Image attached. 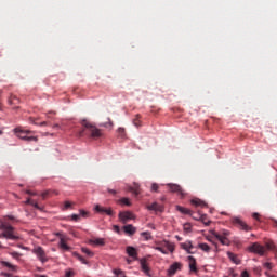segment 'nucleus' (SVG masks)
Segmentation results:
<instances>
[{
    "label": "nucleus",
    "mask_w": 277,
    "mask_h": 277,
    "mask_svg": "<svg viewBox=\"0 0 277 277\" xmlns=\"http://www.w3.org/2000/svg\"><path fill=\"white\" fill-rule=\"evenodd\" d=\"M228 276L229 277H237V274H236V272L233 268H230L229 273H228Z\"/></svg>",
    "instance_id": "44"
},
{
    "label": "nucleus",
    "mask_w": 277,
    "mask_h": 277,
    "mask_svg": "<svg viewBox=\"0 0 277 277\" xmlns=\"http://www.w3.org/2000/svg\"><path fill=\"white\" fill-rule=\"evenodd\" d=\"M39 127H47V121L39 123Z\"/></svg>",
    "instance_id": "51"
},
{
    "label": "nucleus",
    "mask_w": 277,
    "mask_h": 277,
    "mask_svg": "<svg viewBox=\"0 0 277 277\" xmlns=\"http://www.w3.org/2000/svg\"><path fill=\"white\" fill-rule=\"evenodd\" d=\"M80 217H81V215H79V214H72V215H71V220H72L74 222H79Z\"/></svg>",
    "instance_id": "40"
},
{
    "label": "nucleus",
    "mask_w": 277,
    "mask_h": 277,
    "mask_svg": "<svg viewBox=\"0 0 277 277\" xmlns=\"http://www.w3.org/2000/svg\"><path fill=\"white\" fill-rule=\"evenodd\" d=\"M120 202L122 205H126L127 207H131V201L129 200V198H122Z\"/></svg>",
    "instance_id": "34"
},
{
    "label": "nucleus",
    "mask_w": 277,
    "mask_h": 277,
    "mask_svg": "<svg viewBox=\"0 0 277 277\" xmlns=\"http://www.w3.org/2000/svg\"><path fill=\"white\" fill-rule=\"evenodd\" d=\"M90 243H92L93 246H104L105 245V239L94 238V239L90 240Z\"/></svg>",
    "instance_id": "23"
},
{
    "label": "nucleus",
    "mask_w": 277,
    "mask_h": 277,
    "mask_svg": "<svg viewBox=\"0 0 277 277\" xmlns=\"http://www.w3.org/2000/svg\"><path fill=\"white\" fill-rule=\"evenodd\" d=\"M13 133L16 135V137H19V140H24V142H38V136H29L31 133H34V131L25 130L23 127L15 128Z\"/></svg>",
    "instance_id": "3"
},
{
    "label": "nucleus",
    "mask_w": 277,
    "mask_h": 277,
    "mask_svg": "<svg viewBox=\"0 0 277 277\" xmlns=\"http://www.w3.org/2000/svg\"><path fill=\"white\" fill-rule=\"evenodd\" d=\"M114 124V122L110 121V126Z\"/></svg>",
    "instance_id": "60"
},
{
    "label": "nucleus",
    "mask_w": 277,
    "mask_h": 277,
    "mask_svg": "<svg viewBox=\"0 0 277 277\" xmlns=\"http://www.w3.org/2000/svg\"><path fill=\"white\" fill-rule=\"evenodd\" d=\"M141 269L146 274V276H150V267L148 266L146 259L141 260Z\"/></svg>",
    "instance_id": "15"
},
{
    "label": "nucleus",
    "mask_w": 277,
    "mask_h": 277,
    "mask_svg": "<svg viewBox=\"0 0 277 277\" xmlns=\"http://www.w3.org/2000/svg\"><path fill=\"white\" fill-rule=\"evenodd\" d=\"M175 239H177V241H183V238L181 236H175Z\"/></svg>",
    "instance_id": "52"
},
{
    "label": "nucleus",
    "mask_w": 277,
    "mask_h": 277,
    "mask_svg": "<svg viewBox=\"0 0 277 277\" xmlns=\"http://www.w3.org/2000/svg\"><path fill=\"white\" fill-rule=\"evenodd\" d=\"M51 194H55V196H57L60 193L57 190H45L41 194L42 200H47L48 196H51Z\"/></svg>",
    "instance_id": "22"
},
{
    "label": "nucleus",
    "mask_w": 277,
    "mask_h": 277,
    "mask_svg": "<svg viewBox=\"0 0 277 277\" xmlns=\"http://www.w3.org/2000/svg\"><path fill=\"white\" fill-rule=\"evenodd\" d=\"M252 219H253V220H256V222H261V214L254 212V213L252 214Z\"/></svg>",
    "instance_id": "36"
},
{
    "label": "nucleus",
    "mask_w": 277,
    "mask_h": 277,
    "mask_svg": "<svg viewBox=\"0 0 277 277\" xmlns=\"http://www.w3.org/2000/svg\"><path fill=\"white\" fill-rule=\"evenodd\" d=\"M26 194H28V196H36V193H34L31 190H26Z\"/></svg>",
    "instance_id": "49"
},
{
    "label": "nucleus",
    "mask_w": 277,
    "mask_h": 277,
    "mask_svg": "<svg viewBox=\"0 0 277 277\" xmlns=\"http://www.w3.org/2000/svg\"><path fill=\"white\" fill-rule=\"evenodd\" d=\"M80 215H82V217H85V215H88V212H85L84 210H81Z\"/></svg>",
    "instance_id": "50"
},
{
    "label": "nucleus",
    "mask_w": 277,
    "mask_h": 277,
    "mask_svg": "<svg viewBox=\"0 0 277 277\" xmlns=\"http://www.w3.org/2000/svg\"><path fill=\"white\" fill-rule=\"evenodd\" d=\"M118 133H119V135H120L121 137H123V135H124V128H119V129H118Z\"/></svg>",
    "instance_id": "46"
},
{
    "label": "nucleus",
    "mask_w": 277,
    "mask_h": 277,
    "mask_svg": "<svg viewBox=\"0 0 277 277\" xmlns=\"http://www.w3.org/2000/svg\"><path fill=\"white\" fill-rule=\"evenodd\" d=\"M123 230L127 235H135L137 228H135L132 224L123 226Z\"/></svg>",
    "instance_id": "19"
},
{
    "label": "nucleus",
    "mask_w": 277,
    "mask_h": 277,
    "mask_svg": "<svg viewBox=\"0 0 277 277\" xmlns=\"http://www.w3.org/2000/svg\"><path fill=\"white\" fill-rule=\"evenodd\" d=\"M180 247L182 248V250H194V245L189 240L186 242H182Z\"/></svg>",
    "instance_id": "21"
},
{
    "label": "nucleus",
    "mask_w": 277,
    "mask_h": 277,
    "mask_svg": "<svg viewBox=\"0 0 277 277\" xmlns=\"http://www.w3.org/2000/svg\"><path fill=\"white\" fill-rule=\"evenodd\" d=\"M81 250H82L83 254H87V256H90V258L94 256V253L92 251H90V249L82 248Z\"/></svg>",
    "instance_id": "32"
},
{
    "label": "nucleus",
    "mask_w": 277,
    "mask_h": 277,
    "mask_svg": "<svg viewBox=\"0 0 277 277\" xmlns=\"http://www.w3.org/2000/svg\"><path fill=\"white\" fill-rule=\"evenodd\" d=\"M227 256H228V259L230 260L232 263H235V265L241 264V260H239V256H237V254L228 251Z\"/></svg>",
    "instance_id": "18"
},
{
    "label": "nucleus",
    "mask_w": 277,
    "mask_h": 277,
    "mask_svg": "<svg viewBox=\"0 0 277 277\" xmlns=\"http://www.w3.org/2000/svg\"><path fill=\"white\" fill-rule=\"evenodd\" d=\"M192 205L195 207H207V203L200 199H193Z\"/></svg>",
    "instance_id": "24"
},
{
    "label": "nucleus",
    "mask_w": 277,
    "mask_h": 277,
    "mask_svg": "<svg viewBox=\"0 0 277 277\" xmlns=\"http://www.w3.org/2000/svg\"><path fill=\"white\" fill-rule=\"evenodd\" d=\"M199 220L202 222V224H205V226H209V224H211V221H209V219H207V214H202Z\"/></svg>",
    "instance_id": "27"
},
{
    "label": "nucleus",
    "mask_w": 277,
    "mask_h": 277,
    "mask_svg": "<svg viewBox=\"0 0 277 277\" xmlns=\"http://www.w3.org/2000/svg\"><path fill=\"white\" fill-rule=\"evenodd\" d=\"M35 277H47V275H35Z\"/></svg>",
    "instance_id": "56"
},
{
    "label": "nucleus",
    "mask_w": 277,
    "mask_h": 277,
    "mask_svg": "<svg viewBox=\"0 0 277 277\" xmlns=\"http://www.w3.org/2000/svg\"><path fill=\"white\" fill-rule=\"evenodd\" d=\"M95 211L96 213H101L102 215L103 214H106V215H114V210H111V208H105V207H102V206H95Z\"/></svg>",
    "instance_id": "13"
},
{
    "label": "nucleus",
    "mask_w": 277,
    "mask_h": 277,
    "mask_svg": "<svg viewBox=\"0 0 277 277\" xmlns=\"http://www.w3.org/2000/svg\"><path fill=\"white\" fill-rule=\"evenodd\" d=\"M198 248L202 250L203 252H211V247L205 242L199 243Z\"/></svg>",
    "instance_id": "25"
},
{
    "label": "nucleus",
    "mask_w": 277,
    "mask_h": 277,
    "mask_svg": "<svg viewBox=\"0 0 277 277\" xmlns=\"http://www.w3.org/2000/svg\"><path fill=\"white\" fill-rule=\"evenodd\" d=\"M127 254L131 256L132 259L136 260L137 259V249L134 247H127Z\"/></svg>",
    "instance_id": "20"
},
{
    "label": "nucleus",
    "mask_w": 277,
    "mask_h": 277,
    "mask_svg": "<svg viewBox=\"0 0 277 277\" xmlns=\"http://www.w3.org/2000/svg\"><path fill=\"white\" fill-rule=\"evenodd\" d=\"M54 129H60V124H54Z\"/></svg>",
    "instance_id": "57"
},
{
    "label": "nucleus",
    "mask_w": 277,
    "mask_h": 277,
    "mask_svg": "<svg viewBox=\"0 0 277 277\" xmlns=\"http://www.w3.org/2000/svg\"><path fill=\"white\" fill-rule=\"evenodd\" d=\"M141 116L136 115L135 118L133 119V124L134 127H142V121H140Z\"/></svg>",
    "instance_id": "29"
},
{
    "label": "nucleus",
    "mask_w": 277,
    "mask_h": 277,
    "mask_svg": "<svg viewBox=\"0 0 277 277\" xmlns=\"http://www.w3.org/2000/svg\"><path fill=\"white\" fill-rule=\"evenodd\" d=\"M0 230H2V233L0 234V239H2V237L4 239H12L13 241H16L18 239V236H16L15 234L16 230L12 225H10V223H8V221H2L0 223ZM0 248H2L1 243Z\"/></svg>",
    "instance_id": "2"
},
{
    "label": "nucleus",
    "mask_w": 277,
    "mask_h": 277,
    "mask_svg": "<svg viewBox=\"0 0 277 277\" xmlns=\"http://www.w3.org/2000/svg\"><path fill=\"white\" fill-rule=\"evenodd\" d=\"M149 211H156L158 213H163V207L157 202L151 203L147 207Z\"/></svg>",
    "instance_id": "16"
},
{
    "label": "nucleus",
    "mask_w": 277,
    "mask_h": 277,
    "mask_svg": "<svg viewBox=\"0 0 277 277\" xmlns=\"http://www.w3.org/2000/svg\"><path fill=\"white\" fill-rule=\"evenodd\" d=\"M211 233H212L213 237H215V239L220 240L222 246H230V240H228L227 237L220 235L215 230H211Z\"/></svg>",
    "instance_id": "12"
},
{
    "label": "nucleus",
    "mask_w": 277,
    "mask_h": 277,
    "mask_svg": "<svg viewBox=\"0 0 277 277\" xmlns=\"http://www.w3.org/2000/svg\"><path fill=\"white\" fill-rule=\"evenodd\" d=\"M130 192L135 196H140V186L135 185V187H131Z\"/></svg>",
    "instance_id": "31"
},
{
    "label": "nucleus",
    "mask_w": 277,
    "mask_h": 277,
    "mask_svg": "<svg viewBox=\"0 0 277 277\" xmlns=\"http://www.w3.org/2000/svg\"><path fill=\"white\" fill-rule=\"evenodd\" d=\"M234 226H236L237 228H239L240 230H245L246 233H250V230H252V227L248 224H246V222L239 217H233L232 220Z\"/></svg>",
    "instance_id": "7"
},
{
    "label": "nucleus",
    "mask_w": 277,
    "mask_h": 277,
    "mask_svg": "<svg viewBox=\"0 0 277 277\" xmlns=\"http://www.w3.org/2000/svg\"><path fill=\"white\" fill-rule=\"evenodd\" d=\"M0 94H1V91H0Z\"/></svg>",
    "instance_id": "62"
},
{
    "label": "nucleus",
    "mask_w": 277,
    "mask_h": 277,
    "mask_svg": "<svg viewBox=\"0 0 277 277\" xmlns=\"http://www.w3.org/2000/svg\"><path fill=\"white\" fill-rule=\"evenodd\" d=\"M241 277H250V273H248V271H243L241 273Z\"/></svg>",
    "instance_id": "47"
},
{
    "label": "nucleus",
    "mask_w": 277,
    "mask_h": 277,
    "mask_svg": "<svg viewBox=\"0 0 277 277\" xmlns=\"http://www.w3.org/2000/svg\"><path fill=\"white\" fill-rule=\"evenodd\" d=\"M184 233H192V223H185L183 225Z\"/></svg>",
    "instance_id": "30"
},
{
    "label": "nucleus",
    "mask_w": 277,
    "mask_h": 277,
    "mask_svg": "<svg viewBox=\"0 0 277 277\" xmlns=\"http://www.w3.org/2000/svg\"><path fill=\"white\" fill-rule=\"evenodd\" d=\"M187 252V254H194V251H192V249L185 250Z\"/></svg>",
    "instance_id": "53"
},
{
    "label": "nucleus",
    "mask_w": 277,
    "mask_h": 277,
    "mask_svg": "<svg viewBox=\"0 0 277 277\" xmlns=\"http://www.w3.org/2000/svg\"><path fill=\"white\" fill-rule=\"evenodd\" d=\"M176 209L180 211V213H183L184 215H190L192 217H194V220H198V216H194L192 210L183 208L181 206H177Z\"/></svg>",
    "instance_id": "17"
},
{
    "label": "nucleus",
    "mask_w": 277,
    "mask_h": 277,
    "mask_svg": "<svg viewBox=\"0 0 277 277\" xmlns=\"http://www.w3.org/2000/svg\"><path fill=\"white\" fill-rule=\"evenodd\" d=\"M2 105H1V102H0V109H1Z\"/></svg>",
    "instance_id": "59"
},
{
    "label": "nucleus",
    "mask_w": 277,
    "mask_h": 277,
    "mask_svg": "<svg viewBox=\"0 0 277 277\" xmlns=\"http://www.w3.org/2000/svg\"><path fill=\"white\" fill-rule=\"evenodd\" d=\"M31 207H35V209H38V211H44V208L40 207L37 202L32 201Z\"/></svg>",
    "instance_id": "37"
},
{
    "label": "nucleus",
    "mask_w": 277,
    "mask_h": 277,
    "mask_svg": "<svg viewBox=\"0 0 277 277\" xmlns=\"http://www.w3.org/2000/svg\"><path fill=\"white\" fill-rule=\"evenodd\" d=\"M181 269H183V264L181 262H175L169 267L167 275L172 277L176 274V272H181Z\"/></svg>",
    "instance_id": "8"
},
{
    "label": "nucleus",
    "mask_w": 277,
    "mask_h": 277,
    "mask_svg": "<svg viewBox=\"0 0 277 277\" xmlns=\"http://www.w3.org/2000/svg\"><path fill=\"white\" fill-rule=\"evenodd\" d=\"M70 207H72V203L70 201H65L64 209H70Z\"/></svg>",
    "instance_id": "41"
},
{
    "label": "nucleus",
    "mask_w": 277,
    "mask_h": 277,
    "mask_svg": "<svg viewBox=\"0 0 277 277\" xmlns=\"http://www.w3.org/2000/svg\"><path fill=\"white\" fill-rule=\"evenodd\" d=\"M263 267H265V269H273L274 265L269 262H266L263 264Z\"/></svg>",
    "instance_id": "38"
},
{
    "label": "nucleus",
    "mask_w": 277,
    "mask_h": 277,
    "mask_svg": "<svg viewBox=\"0 0 277 277\" xmlns=\"http://www.w3.org/2000/svg\"><path fill=\"white\" fill-rule=\"evenodd\" d=\"M32 254H36L38 261L40 263H48L49 262V256L47 255V251L40 246H37L32 249Z\"/></svg>",
    "instance_id": "6"
},
{
    "label": "nucleus",
    "mask_w": 277,
    "mask_h": 277,
    "mask_svg": "<svg viewBox=\"0 0 277 277\" xmlns=\"http://www.w3.org/2000/svg\"><path fill=\"white\" fill-rule=\"evenodd\" d=\"M114 274H116V276H123V272L121 269H115Z\"/></svg>",
    "instance_id": "43"
},
{
    "label": "nucleus",
    "mask_w": 277,
    "mask_h": 277,
    "mask_svg": "<svg viewBox=\"0 0 277 277\" xmlns=\"http://www.w3.org/2000/svg\"><path fill=\"white\" fill-rule=\"evenodd\" d=\"M109 194H116V190L115 189H108Z\"/></svg>",
    "instance_id": "54"
},
{
    "label": "nucleus",
    "mask_w": 277,
    "mask_h": 277,
    "mask_svg": "<svg viewBox=\"0 0 277 277\" xmlns=\"http://www.w3.org/2000/svg\"><path fill=\"white\" fill-rule=\"evenodd\" d=\"M56 237H60L58 246L61 250H65V252H68V250H70V247L66 245V238H64V235H62L61 233H57Z\"/></svg>",
    "instance_id": "14"
},
{
    "label": "nucleus",
    "mask_w": 277,
    "mask_h": 277,
    "mask_svg": "<svg viewBox=\"0 0 277 277\" xmlns=\"http://www.w3.org/2000/svg\"><path fill=\"white\" fill-rule=\"evenodd\" d=\"M119 220L122 222V224H127V222H129V220H135V215H133L129 211L120 212Z\"/></svg>",
    "instance_id": "10"
},
{
    "label": "nucleus",
    "mask_w": 277,
    "mask_h": 277,
    "mask_svg": "<svg viewBox=\"0 0 277 277\" xmlns=\"http://www.w3.org/2000/svg\"><path fill=\"white\" fill-rule=\"evenodd\" d=\"M250 252L254 254H259L260 256H264L267 250H276V245L274 242H267L266 248L260 245L259 242H254L250 248Z\"/></svg>",
    "instance_id": "4"
},
{
    "label": "nucleus",
    "mask_w": 277,
    "mask_h": 277,
    "mask_svg": "<svg viewBox=\"0 0 277 277\" xmlns=\"http://www.w3.org/2000/svg\"><path fill=\"white\" fill-rule=\"evenodd\" d=\"M141 237L144 238V241H150V239H153V235H150V232L141 233Z\"/></svg>",
    "instance_id": "26"
},
{
    "label": "nucleus",
    "mask_w": 277,
    "mask_h": 277,
    "mask_svg": "<svg viewBox=\"0 0 277 277\" xmlns=\"http://www.w3.org/2000/svg\"><path fill=\"white\" fill-rule=\"evenodd\" d=\"M82 130L78 132V137H83V135H89V137H93V140H98L102 137L103 132L101 129L96 128V126L90 123L88 120H82Z\"/></svg>",
    "instance_id": "1"
},
{
    "label": "nucleus",
    "mask_w": 277,
    "mask_h": 277,
    "mask_svg": "<svg viewBox=\"0 0 277 277\" xmlns=\"http://www.w3.org/2000/svg\"><path fill=\"white\" fill-rule=\"evenodd\" d=\"M123 277H127V276L123 275Z\"/></svg>",
    "instance_id": "61"
},
{
    "label": "nucleus",
    "mask_w": 277,
    "mask_h": 277,
    "mask_svg": "<svg viewBox=\"0 0 277 277\" xmlns=\"http://www.w3.org/2000/svg\"><path fill=\"white\" fill-rule=\"evenodd\" d=\"M65 276L72 277V276H75V272L72 269H68V271H66Z\"/></svg>",
    "instance_id": "39"
},
{
    "label": "nucleus",
    "mask_w": 277,
    "mask_h": 277,
    "mask_svg": "<svg viewBox=\"0 0 277 277\" xmlns=\"http://www.w3.org/2000/svg\"><path fill=\"white\" fill-rule=\"evenodd\" d=\"M6 217H8V220H14V216H12V215H9Z\"/></svg>",
    "instance_id": "55"
},
{
    "label": "nucleus",
    "mask_w": 277,
    "mask_h": 277,
    "mask_svg": "<svg viewBox=\"0 0 277 277\" xmlns=\"http://www.w3.org/2000/svg\"><path fill=\"white\" fill-rule=\"evenodd\" d=\"M25 205H34V201H32L30 198H28V199L25 201Z\"/></svg>",
    "instance_id": "48"
},
{
    "label": "nucleus",
    "mask_w": 277,
    "mask_h": 277,
    "mask_svg": "<svg viewBox=\"0 0 277 277\" xmlns=\"http://www.w3.org/2000/svg\"><path fill=\"white\" fill-rule=\"evenodd\" d=\"M2 265L4 267H9V269H12V271L16 269V266L12 265L10 262H2Z\"/></svg>",
    "instance_id": "33"
},
{
    "label": "nucleus",
    "mask_w": 277,
    "mask_h": 277,
    "mask_svg": "<svg viewBox=\"0 0 277 277\" xmlns=\"http://www.w3.org/2000/svg\"><path fill=\"white\" fill-rule=\"evenodd\" d=\"M2 134H3V131L0 130V135H2Z\"/></svg>",
    "instance_id": "58"
},
{
    "label": "nucleus",
    "mask_w": 277,
    "mask_h": 277,
    "mask_svg": "<svg viewBox=\"0 0 277 277\" xmlns=\"http://www.w3.org/2000/svg\"><path fill=\"white\" fill-rule=\"evenodd\" d=\"M219 235H222V237H226L227 238L230 235V232H228L226 229H222Z\"/></svg>",
    "instance_id": "35"
},
{
    "label": "nucleus",
    "mask_w": 277,
    "mask_h": 277,
    "mask_svg": "<svg viewBox=\"0 0 277 277\" xmlns=\"http://www.w3.org/2000/svg\"><path fill=\"white\" fill-rule=\"evenodd\" d=\"M163 248H167V250ZM155 250H158V252H161V254H168V251L172 253L174 252V243L163 240L162 242H157Z\"/></svg>",
    "instance_id": "5"
},
{
    "label": "nucleus",
    "mask_w": 277,
    "mask_h": 277,
    "mask_svg": "<svg viewBox=\"0 0 277 277\" xmlns=\"http://www.w3.org/2000/svg\"><path fill=\"white\" fill-rule=\"evenodd\" d=\"M74 256H76V259H78V261H81L83 265H88V261L85 260L84 256H82L79 253H74Z\"/></svg>",
    "instance_id": "28"
},
{
    "label": "nucleus",
    "mask_w": 277,
    "mask_h": 277,
    "mask_svg": "<svg viewBox=\"0 0 277 277\" xmlns=\"http://www.w3.org/2000/svg\"><path fill=\"white\" fill-rule=\"evenodd\" d=\"M11 256H13V259H21V253L18 252H12Z\"/></svg>",
    "instance_id": "42"
},
{
    "label": "nucleus",
    "mask_w": 277,
    "mask_h": 277,
    "mask_svg": "<svg viewBox=\"0 0 277 277\" xmlns=\"http://www.w3.org/2000/svg\"><path fill=\"white\" fill-rule=\"evenodd\" d=\"M170 192L173 194H177V196H181V198H185V190L181 187L179 184H167Z\"/></svg>",
    "instance_id": "9"
},
{
    "label": "nucleus",
    "mask_w": 277,
    "mask_h": 277,
    "mask_svg": "<svg viewBox=\"0 0 277 277\" xmlns=\"http://www.w3.org/2000/svg\"><path fill=\"white\" fill-rule=\"evenodd\" d=\"M158 189H159V185L154 183L151 185V192H158Z\"/></svg>",
    "instance_id": "45"
},
{
    "label": "nucleus",
    "mask_w": 277,
    "mask_h": 277,
    "mask_svg": "<svg viewBox=\"0 0 277 277\" xmlns=\"http://www.w3.org/2000/svg\"><path fill=\"white\" fill-rule=\"evenodd\" d=\"M187 261H188L189 272H192L193 274H198V266L196 263V258L189 255L187 258Z\"/></svg>",
    "instance_id": "11"
}]
</instances>
